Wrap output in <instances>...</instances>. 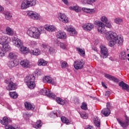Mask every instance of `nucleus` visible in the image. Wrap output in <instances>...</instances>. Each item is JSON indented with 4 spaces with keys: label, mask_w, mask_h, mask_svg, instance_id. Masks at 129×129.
Masks as SVG:
<instances>
[{
    "label": "nucleus",
    "mask_w": 129,
    "mask_h": 129,
    "mask_svg": "<svg viewBox=\"0 0 129 129\" xmlns=\"http://www.w3.org/2000/svg\"><path fill=\"white\" fill-rule=\"evenodd\" d=\"M41 75V70H36L34 72L33 75H30L27 76L25 78V82L27 85L28 88L30 89H33L35 88V79H36V77L35 76H40Z\"/></svg>",
    "instance_id": "f257e3e1"
},
{
    "label": "nucleus",
    "mask_w": 129,
    "mask_h": 129,
    "mask_svg": "<svg viewBox=\"0 0 129 129\" xmlns=\"http://www.w3.org/2000/svg\"><path fill=\"white\" fill-rule=\"evenodd\" d=\"M43 32H44V28H37L35 27H31L27 30V34L31 38L39 39Z\"/></svg>",
    "instance_id": "f03ea898"
},
{
    "label": "nucleus",
    "mask_w": 129,
    "mask_h": 129,
    "mask_svg": "<svg viewBox=\"0 0 129 129\" xmlns=\"http://www.w3.org/2000/svg\"><path fill=\"white\" fill-rule=\"evenodd\" d=\"M105 37L107 41L114 40L118 43V45H122L123 43V38L120 36L117 35L116 33L113 31H109L105 33Z\"/></svg>",
    "instance_id": "7ed1b4c3"
},
{
    "label": "nucleus",
    "mask_w": 129,
    "mask_h": 129,
    "mask_svg": "<svg viewBox=\"0 0 129 129\" xmlns=\"http://www.w3.org/2000/svg\"><path fill=\"white\" fill-rule=\"evenodd\" d=\"M14 81V78H7L5 80V83L8 84L6 87L7 90H15L17 89V85L13 82Z\"/></svg>",
    "instance_id": "20e7f679"
},
{
    "label": "nucleus",
    "mask_w": 129,
    "mask_h": 129,
    "mask_svg": "<svg viewBox=\"0 0 129 129\" xmlns=\"http://www.w3.org/2000/svg\"><path fill=\"white\" fill-rule=\"evenodd\" d=\"M27 15L29 19H31L34 21H37L41 19V16H40V15L35 11H28L27 12Z\"/></svg>",
    "instance_id": "39448f33"
},
{
    "label": "nucleus",
    "mask_w": 129,
    "mask_h": 129,
    "mask_svg": "<svg viewBox=\"0 0 129 129\" xmlns=\"http://www.w3.org/2000/svg\"><path fill=\"white\" fill-rule=\"evenodd\" d=\"M39 93L42 95H47L48 97L52 98V99H54V98L56 97V95L52 93V92L49 91L48 89L44 88L41 89L39 91Z\"/></svg>",
    "instance_id": "423d86ee"
},
{
    "label": "nucleus",
    "mask_w": 129,
    "mask_h": 129,
    "mask_svg": "<svg viewBox=\"0 0 129 129\" xmlns=\"http://www.w3.org/2000/svg\"><path fill=\"white\" fill-rule=\"evenodd\" d=\"M7 40H8V37L3 36L1 37V41H2V42H1V45H2V48L4 49V51H9L10 48Z\"/></svg>",
    "instance_id": "0eeeda50"
},
{
    "label": "nucleus",
    "mask_w": 129,
    "mask_h": 129,
    "mask_svg": "<svg viewBox=\"0 0 129 129\" xmlns=\"http://www.w3.org/2000/svg\"><path fill=\"white\" fill-rule=\"evenodd\" d=\"M42 47L44 48V52H46V53L50 55H54V54H56V52H57V50H56L54 47H51L48 45L43 44Z\"/></svg>",
    "instance_id": "6e6552de"
},
{
    "label": "nucleus",
    "mask_w": 129,
    "mask_h": 129,
    "mask_svg": "<svg viewBox=\"0 0 129 129\" xmlns=\"http://www.w3.org/2000/svg\"><path fill=\"white\" fill-rule=\"evenodd\" d=\"M12 122V120L9 119L7 117H4L3 118V120H1L2 124L5 125L6 129H15L13 127L12 125L9 124V123H11Z\"/></svg>",
    "instance_id": "1a4fd4ad"
},
{
    "label": "nucleus",
    "mask_w": 129,
    "mask_h": 129,
    "mask_svg": "<svg viewBox=\"0 0 129 129\" xmlns=\"http://www.w3.org/2000/svg\"><path fill=\"white\" fill-rule=\"evenodd\" d=\"M84 64L85 62L83 60H76L74 61V66L76 70H79L83 68Z\"/></svg>",
    "instance_id": "9d476101"
},
{
    "label": "nucleus",
    "mask_w": 129,
    "mask_h": 129,
    "mask_svg": "<svg viewBox=\"0 0 129 129\" xmlns=\"http://www.w3.org/2000/svg\"><path fill=\"white\" fill-rule=\"evenodd\" d=\"M12 42L14 46H15V47H17V48H21L22 46H23V41L17 37H13Z\"/></svg>",
    "instance_id": "9b49d317"
},
{
    "label": "nucleus",
    "mask_w": 129,
    "mask_h": 129,
    "mask_svg": "<svg viewBox=\"0 0 129 129\" xmlns=\"http://www.w3.org/2000/svg\"><path fill=\"white\" fill-rule=\"evenodd\" d=\"M100 49L101 56L103 59H105V58H107V56H108V50L104 45H101L100 46Z\"/></svg>",
    "instance_id": "f8f14e48"
},
{
    "label": "nucleus",
    "mask_w": 129,
    "mask_h": 129,
    "mask_svg": "<svg viewBox=\"0 0 129 129\" xmlns=\"http://www.w3.org/2000/svg\"><path fill=\"white\" fill-rule=\"evenodd\" d=\"M117 120L120 125L124 128V127H126L128 125H129V117L125 115V121H122L121 119L118 118Z\"/></svg>",
    "instance_id": "ddd939ff"
},
{
    "label": "nucleus",
    "mask_w": 129,
    "mask_h": 129,
    "mask_svg": "<svg viewBox=\"0 0 129 129\" xmlns=\"http://www.w3.org/2000/svg\"><path fill=\"white\" fill-rule=\"evenodd\" d=\"M96 25L98 26L97 30L99 33L101 34H103L104 33V27H105V25L104 23L100 22V21H96Z\"/></svg>",
    "instance_id": "4468645a"
},
{
    "label": "nucleus",
    "mask_w": 129,
    "mask_h": 129,
    "mask_svg": "<svg viewBox=\"0 0 129 129\" xmlns=\"http://www.w3.org/2000/svg\"><path fill=\"white\" fill-rule=\"evenodd\" d=\"M43 81L44 83H49L52 84V85L56 86L57 84L56 81L52 79L49 76H45L44 78H43Z\"/></svg>",
    "instance_id": "2eb2a0df"
},
{
    "label": "nucleus",
    "mask_w": 129,
    "mask_h": 129,
    "mask_svg": "<svg viewBox=\"0 0 129 129\" xmlns=\"http://www.w3.org/2000/svg\"><path fill=\"white\" fill-rule=\"evenodd\" d=\"M55 98L57 103H58V104H60V105H65V104H67V103H68L67 99H65L64 98L57 97L56 96ZM55 98L53 99H55Z\"/></svg>",
    "instance_id": "dca6fc26"
},
{
    "label": "nucleus",
    "mask_w": 129,
    "mask_h": 129,
    "mask_svg": "<svg viewBox=\"0 0 129 129\" xmlns=\"http://www.w3.org/2000/svg\"><path fill=\"white\" fill-rule=\"evenodd\" d=\"M58 18L59 21H61L62 22V23H64V24H66V23H68V17L65 15V14L63 13H59L58 15Z\"/></svg>",
    "instance_id": "f3484780"
},
{
    "label": "nucleus",
    "mask_w": 129,
    "mask_h": 129,
    "mask_svg": "<svg viewBox=\"0 0 129 129\" xmlns=\"http://www.w3.org/2000/svg\"><path fill=\"white\" fill-rule=\"evenodd\" d=\"M67 31L68 32L70 36H74L77 35V31L72 26H70L68 28Z\"/></svg>",
    "instance_id": "a211bd4d"
},
{
    "label": "nucleus",
    "mask_w": 129,
    "mask_h": 129,
    "mask_svg": "<svg viewBox=\"0 0 129 129\" xmlns=\"http://www.w3.org/2000/svg\"><path fill=\"white\" fill-rule=\"evenodd\" d=\"M82 28L85 31L90 32L94 28V25L92 23H86L83 25Z\"/></svg>",
    "instance_id": "6ab92c4d"
},
{
    "label": "nucleus",
    "mask_w": 129,
    "mask_h": 129,
    "mask_svg": "<svg viewBox=\"0 0 129 129\" xmlns=\"http://www.w3.org/2000/svg\"><path fill=\"white\" fill-rule=\"evenodd\" d=\"M20 65L22 66V68H30L31 64L30 63V61L27 59H23L20 61Z\"/></svg>",
    "instance_id": "aec40b11"
},
{
    "label": "nucleus",
    "mask_w": 129,
    "mask_h": 129,
    "mask_svg": "<svg viewBox=\"0 0 129 129\" xmlns=\"http://www.w3.org/2000/svg\"><path fill=\"white\" fill-rule=\"evenodd\" d=\"M24 105L25 108H26L27 110H34V109H35V107H36L34 104H32L29 102H25L24 103Z\"/></svg>",
    "instance_id": "412c9836"
},
{
    "label": "nucleus",
    "mask_w": 129,
    "mask_h": 129,
    "mask_svg": "<svg viewBox=\"0 0 129 129\" xmlns=\"http://www.w3.org/2000/svg\"><path fill=\"white\" fill-rule=\"evenodd\" d=\"M104 76L107 79H109V80H110L111 81H113V82H116V83L119 82V80L117 79V78H116L108 74H105Z\"/></svg>",
    "instance_id": "4be33fe9"
},
{
    "label": "nucleus",
    "mask_w": 129,
    "mask_h": 129,
    "mask_svg": "<svg viewBox=\"0 0 129 129\" xmlns=\"http://www.w3.org/2000/svg\"><path fill=\"white\" fill-rule=\"evenodd\" d=\"M56 37L58 39H62L64 40L67 38V35H66V33L64 31H58L57 32Z\"/></svg>",
    "instance_id": "5701e85b"
},
{
    "label": "nucleus",
    "mask_w": 129,
    "mask_h": 129,
    "mask_svg": "<svg viewBox=\"0 0 129 129\" xmlns=\"http://www.w3.org/2000/svg\"><path fill=\"white\" fill-rule=\"evenodd\" d=\"M119 86L120 87H122V89L124 90H126V91H129V86L127 84H125L123 81H121L118 84Z\"/></svg>",
    "instance_id": "b1692460"
},
{
    "label": "nucleus",
    "mask_w": 129,
    "mask_h": 129,
    "mask_svg": "<svg viewBox=\"0 0 129 129\" xmlns=\"http://www.w3.org/2000/svg\"><path fill=\"white\" fill-rule=\"evenodd\" d=\"M30 54L34 56H39L41 54V50L39 48H35L30 51Z\"/></svg>",
    "instance_id": "393cba45"
},
{
    "label": "nucleus",
    "mask_w": 129,
    "mask_h": 129,
    "mask_svg": "<svg viewBox=\"0 0 129 129\" xmlns=\"http://www.w3.org/2000/svg\"><path fill=\"white\" fill-rule=\"evenodd\" d=\"M76 51L80 56L82 57H84L85 56V50L84 49H82L79 47H76Z\"/></svg>",
    "instance_id": "a878e982"
},
{
    "label": "nucleus",
    "mask_w": 129,
    "mask_h": 129,
    "mask_svg": "<svg viewBox=\"0 0 129 129\" xmlns=\"http://www.w3.org/2000/svg\"><path fill=\"white\" fill-rule=\"evenodd\" d=\"M44 29L48 32H54L56 30V27L54 25H46L44 26Z\"/></svg>",
    "instance_id": "bb28decb"
},
{
    "label": "nucleus",
    "mask_w": 129,
    "mask_h": 129,
    "mask_svg": "<svg viewBox=\"0 0 129 129\" xmlns=\"http://www.w3.org/2000/svg\"><path fill=\"white\" fill-rule=\"evenodd\" d=\"M20 51L21 52L22 54H28V53H30V49L28 47H26L25 46H22L20 48Z\"/></svg>",
    "instance_id": "cd10ccee"
},
{
    "label": "nucleus",
    "mask_w": 129,
    "mask_h": 129,
    "mask_svg": "<svg viewBox=\"0 0 129 129\" xmlns=\"http://www.w3.org/2000/svg\"><path fill=\"white\" fill-rule=\"evenodd\" d=\"M26 2L27 3L28 8H30L31 7H35L37 3L36 0H26Z\"/></svg>",
    "instance_id": "c85d7f7f"
},
{
    "label": "nucleus",
    "mask_w": 129,
    "mask_h": 129,
    "mask_svg": "<svg viewBox=\"0 0 129 129\" xmlns=\"http://www.w3.org/2000/svg\"><path fill=\"white\" fill-rule=\"evenodd\" d=\"M18 57L16 52H11L8 55V58L11 60H16Z\"/></svg>",
    "instance_id": "c756f323"
},
{
    "label": "nucleus",
    "mask_w": 129,
    "mask_h": 129,
    "mask_svg": "<svg viewBox=\"0 0 129 129\" xmlns=\"http://www.w3.org/2000/svg\"><path fill=\"white\" fill-rule=\"evenodd\" d=\"M6 30L7 35H8L9 36H13L14 35H15V32L10 27H7Z\"/></svg>",
    "instance_id": "7c9ffc66"
},
{
    "label": "nucleus",
    "mask_w": 129,
    "mask_h": 129,
    "mask_svg": "<svg viewBox=\"0 0 129 129\" xmlns=\"http://www.w3.org/2000/svg\"><path fill=\"white\" fill-rule=\"evenodd\" d=\"M29 8L28 5V3L27 2V0H24L21 5V10H27Z\"/></svg>",
    "instance_id": "2f4dec72"
},
{
    "label": "nucleus",
    "mask_w": 129,
    "mask_h": 129,
    "mask_svg": "<svg viewBox=\"0 0 129 129\" xmlns=\"http://www.w3.org/2000/svg\"><path fill=\"white\" fill-rule=\"evenodd\" d=\"M42 125L43 123L42 122V121H41V120H39L36 122V123L33 124V126L35 128H40V127H42Z\"/></svg>",
    "instance_id": "473e14b6"
},
{
    "label": "nucleus",
    "mask_w": 129,
    "mask_h": 129,
    "mask_svg": "<svg viewBox=\"0 0 129 129\" xmlns=\"http://www.w3.org/2000/svg\"><path fill=\"white\" fill-rule=\"evenodd\" d=\"M48 64V61L42 58L38 60V66H46Z\"/></svg>",
    "instance_id": "72a5a7b5"
},
{
    "label": "nucleus",
    "mask_w": 129,
    "mask_h": 129,
    "mask_svg": "<svg viewBox=\"0 0 129 129\" xmlns=\"http://www.w3.org/2000/svg\"><path fill=\"white\" fill-rule=\"evenodd\" d=\"M69 9L72 11H75L76 13L81 12V8H80L78 6H71L69 7Z\"/></svg>",
    "instance_id": "f704fd0d"
},
{
    "label": "nucleus",
    "mask_w": 129,
    "mask_h": 129,
    "mask_svg": "<svg viewBox=\"0 0 129 129\" xmlns=\"http://www.w3.org/2000/svg\"><path fill=\"white\" fill-rule=\"evenodd\" d=\"M110 110L106 108H104L101 111V113L105 116H108L110 114Z\"/></svg>",
    "instance_id": "c9c22d12"
},
{
    "label": "nucleus",
    "mask_w": 129,
    "mask_h": 129,
    "mask_svg": "<svg viewBox=\"0 0 129 129\" xmlns=\"http://www.w3.org/2000/svg\"><path fill=\"white\" fill-rule=\"evenodd\" d=\"M61 67L62 69L67 68V70L68 72H71V70L68 68V63L66 61H63L61 63Z\"/></svg>",
    "instance_id": "e433bc0d"
},
{
    "label": "nucleus",
    "mask_w": 129,
    "mask_h": 129,
    "mask_svg": "<svg viewBox=\"0 0 129 129\" xmlns=\"http://www.w3.org/2000/svg\"><path fill=\"white\" fill-rule=\"evenodd\" d=\"M60 47L62 50H67L68 47V43L67 42H60Z\"/></svg>",
    "instance_id": "4c0bfd02"
},
{
    "label": "nucleus",
    "mask_w": 129,
    "mask_h": 129,
    "mask_svg": "<svg viewBox=\"0 0 129 129\" xmlns=\"http://www.w3.org/2000/svg\"><path fill=\"white\" fill-rule=\"evenodd\" d=\"M94 122L96 126H97L98 128H99L100 127V120L98 118V117H96L95 118Z\"/></svg>",
    "instance_id": "58836bf2"
},
{
    "label": "nucleus",
    "mask_w": 129,
    "mask_h": 129,
    "mask_svg": "<svg viewBox=\"0 0 129 129\" xmlns=\"http://www.w3.org/2000/svg\"><path fill=\"white\" fill-rule=\"evenodd\" d=\"M5 16V19L6 20H11V18L13 17V15L10 12H6L4 13Z\"/></svg>",
    "instance_id": "ea45409f"
},
{
    "label": "nucleus",
    "mask_w": 129,
    "mask_h": 129,
    "mask_svg": "<svg viewBox=\"0 0 129 129\" xmlns=\"http://www.w3.org/2000/svg\"><path fill=\"white\" fill-rule=\"evenodd\" d=\"M97 0H82L83 4L88 5H92V4H94V3H95Z\"/></svg>",
    "instance_id": "a19ab883"
},
{
    "label": "nucleus",
    "mask_w": 129,
    "mask_h": 129,
    "mask_svg": "<svg viewBox=\"0 0 129 129\" xmlns=\"http://www.w3.org/2000/svg\"><path fill=\"white\" fill-rule=\"evenodd\" d=\"M9 95L12 98H13L14 99H16V98H17L19 96V95H18V93L16 92H11L9 93Z\"/></svg>",
    "instance_id": "79ce46f5"
},
{
    "label": "nucleus",
    "mask_w": 129,
    "mask_h": 129,
    "mask_svg": "<svg viewBox=\"0 0 129 129\" xmlns=\"http://www.w3.org/2000/svg\"><path fill=\"white\" fill-rule=\"evenodd\" d=\"M119 58L121 60H125V59H126V54H125V52H121L119 55Z\"/></svg>",
    "instance_id": "37998d69"
},
{
    "label": "nucleus",
    "mask_w": 129,
    "mask_h": 129,
    "mask_svg": "<svg viewBox=\"0 0 129 129\" xmlns=\"http://www.w3.org/2000/svg\"><path fill=\"white\" fill-rule=\"evenodd\" d=\"M60 119L62 122H63V123H66V124H69V120L68 119V118L64 116H61Z\"/></svg>",
    "instance_id": "c03bdc74"
},
{
    "label": "nucleus",
    "mask_w": 129,
    "mask_h": 129,
    "mask_svg": "<svg viewBox=\"0 0 129 129\" xmlns=\"http://www.w3.org/2000/svg\"><path fill=\"white\" fill-rule=\"evenodd\" d=\"M114 22L118 25H120L122 23V19L120 18H117L114 19Z\"/></svg>",
    "instance_id": "a18cd8bd"
},
{
    "label": "nucleus",
    "mask_w": 129,
    "mask_h": 129,
    "mask_svg": "<svg viewBox=\"0 0 129 129\" xmlns=\"http://www.w3.org/2000/svg\"><path fill=\"white\" fill-rule=\"evenodd\" d=\"M115 44H118V42H116V41L113 40H110L109 42V46L110 47H113Z\"/></svg>",
    "instance_id": "49530a36"
},
{
    "label": "nucleus",
    "mask_w": 129,
    "mask_h": 129,
    "mask_svg": "<svg viewBox=\"0 0 129 129\" xmlns=\"http://www.w3.org/2000/svg\"><path fill=\"white\" fill-rule=\"evenodd\" d=\"M8 66L9 68H13L16 66V64H15L14 61H10L8 63Z\"/></svg>",
    "instance_id": "de8ad7c7"
},
{
    "label": "nucleus",
    "mask_w": 129,
    "mask_h": 129,
    "mask_svg": "<svg viewBox=\"0 0 129 129\" xmlns=\"http://www.w3.org/2000/svg\"><path fill=\"white\" fill-rule=\"evenodd\" d=\"M51 114H54V115H56V116H57V117L59 116V117H60V116L62 115V114H61V111H57L56 112V113L54 112H52L51 113Z\"/></svg>",
    "instance_id": "09e8293b"
},
{
    "label": "nucleus",
    "mask_w": 129,
    "mask_h": 129,
    "mask_svg": "<svg viewBox=\"0 0 129 129\" xmlns=\"http://www.w3.org/2000/svg\"><path fill=\"white\" fill-rule=\"evenodd\" d=\"M81 108L83 109V110H87V104L85 102H83L81 106Z\"/></svg>",
    "instance_id": "8fccbe9b"
},
{
    "label": "nucleus",
    "mask_w": 129,
    "mask_h": 129,
    "mask_svg": "<svg viewBox=\"0 0 129 129\" xmlns=\"http://www.w3.org/2000/svg\"><path fill=\"white\" fill-rule=\"evenodd\" d=\"M101 21L103 22V23H107L108 22V19H107V18L105 16H102L101 18Z\"/></svg>",
    "instance_id": "3c124183"
},
{
    "label": "nucleus",
    "mask_w": 129,
    "mask_h": 129,
    "mask_svg": "<svg viewBox=\"0 0 129 129\" xmlns=\"http://www.w3.org/2000/svg\"><path fill=\"white\" fill-rule=\"evenodd\" d=\"M82 10L83 11H84V12H87L88 10L90 11L91 13H95V10L94 9H88L87 8H83L82 9Z\"/></svg>",
    "instance_id": "603ef678"
},
{
    "label": "nucleus",
    "mask_w": 129,
    "mask_h": 129,
    "mask_svg": "<svg viewBox=\"0 0 129 129\" xmlns=\"http://www.w3.org/2000/svg\"><path fill=\"white\" fill-rule=\"evenodd\" d=\"M80 116L81 117H82V118H84V119H87L88 117V115H87V114H81Z\"/></svg>",
    "instance_id": "864d4df0"
},
{
    "label": "nucleus",
    "mask_w": 129,
    "mask_h": 129,
    "mask_svg": "<svg viewBox=\"0 0 129 129\" xmlns=\"http://www.w3.org/2000/svg\"><path fill=\"white\" fill-rule=\"evenodd\" d=\"M5 55V50H4V49H2V48H0V57H4Z\"/></svg>",
    "instance_id": "5fc2aeb1"
},
{
    "label": "nucleus",
    "mask_w": 129,
    "mask_h": 129,
    "mask_svg": "<svg viewBox=\"0 0 129 129\" xmlns=\"http://www.w3.org/2000/svg\"><path fill=\"white\" fill-rule=\"evenodd\" d=\"M4 105H5V106H6V107H7V108L9 109V110H12V106H11V105H10L9 103L5 102Z\"/></svg>",
    "instance_id": "6e6d98bb"
},
{
    "label": "nucleus",
    "mask_w": 129,
    "mask_h": 129,
    "mask_svg": "<svg viewBox=\"0 0 129 129\" xmlns=\"http://www.w3.org/2000/svg\"><path fill=\"white\" fill-rule=\"evenodd\" d=\"M105 24L107 28H108L109 29H110V28H111V23H110V22L108 21Z\"/></svg>",
    "instance_id": "4d7b16f0"
},
{
    "label": "nucleus",
    "mask_w": 129,
    "mask_h": 129,
    "mask_svg": "<svg viewBox=\"0 0 129 129\" xmlns=\"http://www.w3.org/2000/svg\"><path fill=\"white\" fill-rule=\"evenodd\" d=\"M106 108L107 109H111L112 108V106H111V104H110V103L109 102H107V104H106Z\"/></svg>",
    "instance_id": "13d9d810"
},
{
    "label": "nucleus",
    "mask_w": 129,
    "mask_h": 129,
    "mask_svg": "<svg viewBox=\"0 0 129 129\" xmlns=\"http://www.w3.org/2000/svg\"><path fill=\"white\" fill-rule=\"evenodd\" d=\"M37 45V42L36 41H31V46L32 48H34Z\"/></svg>",
    "instance_id": "bf43d9fd"
},
{
    "label": "nucleus",
    "mask_w": 129,
    "mask_h": 129,
    "mask_svg": "<svg viewBox=\"0 0 129 129\" xmlns=\"http://www.w3.org/2000/svg\"><path fill=\"white\" fill-rule=\"evenodd\" d=\"M63 3H64V5L68 6L69 5V2H68V0H61Z\"/></svg>",
    "instance_id": "052dcab7"
},
{
    "label": "nucleus",
    "mask_w": 129,
    "mask_h": 129,
    "mask_svg": "<svg viewBox=\"0 0 129 129\" xmlns=\"http://www.w3.org/2000/svg\"><path fill=\"white\" fill-rule=\"evenodd\" d=\"M109 95H110V92H109L108 91H106L105 96H106L107 97H108V96H109Z\"/></svg>",
    "instance_id": "680f3d73"
},
{
    "label": "nucleus",
    "mask_w": 129,
    "mask_h": 129,
    "mask_svg": "<svg viewBox=\"0 0 129 129\" xmlns=\"http://www.w3.org/2000/svg\"><path fill=\"white\" fill-rule=\"evenodd\" d=\"M92 50H93V51H95V52H97L98 51L97 48H96V47H93Z\"/></svg>",
    "instance_id": "e2e57ef3"
},
{
    "label": "nucleus",
    "mask_w": 129,
    "mask_h": 129,
    "mask_svg": "<svg viewBox=\"0 0 129 129\" xmlns=\"http://www.w3.org/2000/svg\"><path fill=\"white\" fill-rule=\"evenodd\" d=\"M4 8L2 6H0V13H2V12H4Z\"/></svg>",
    "instance_id": "0e129e2a"
},
{
    "label": "nucleus",
    "mask_w": 129,
    "mask_h": 129,
    "mask_svg": "<svg viewBox=\"0 0 129 129\" xmlns=\"http://www.w3.org/2000/svg\"><path fill=\"white\" fill-rule=\"evenodd\" d=\"M86 129H93V127L91 126H87Z\"/></svg>",
    "instance_id": "69168bd1"
},
{
    "label": "nucleus",
    "mask_w": 129,
    "mask_h": 129,
    "mask_svg": "<svg viewBox=\"0 0 129 129\" xmlns=\"http://www.w3.org/2000/svg\"><path fill=\"white\" fill-rule=\"evenodd\" d=\"M102 86H103V87H104V88H107V87H106V86H105V84H104V83L102 82Z\"/></svg>",
    "instance_id": "338daca9"
},
{
    "label": "nucleus",
    "mask_w": 129,
    "mask_h": 129,
    "mask_svg": "<svg viewBox=\"0 0 129 129\" xmlns=\"http://www.w3.org/2000/svg\"><path fill=\"white\" fill-rule=\"evenodd\" d=\"M2 42H3V41H2V38H1V39H0V44H1V43H2Z\"/></svg>",
    "instance_id": "774afa93"
}]
</instances>
